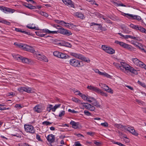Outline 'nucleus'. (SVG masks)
Instances as JSON below:
<instances>
[{"instance_id":"1","label":"nucleus","mask_w":146,"mask_h":146,"mask_svg":"<svg viewBox=\"0 0 146 146\" xmlns=\"http://www.w3.org/2000/svg\"><path fill=\"white\" fill-rule=\"evenodd\" d=\"M115 42L117 44H119L121 46L125 49H127L129 51H134V50L135 49V48L131 46L122 42H120L118 40H115Z\"/></svg>"},{"instance_id":"2","label":"nucleus","mask_w":146,"mask_h":146,"mask_svg":"<svg viewBox=\"0 0 146 146\" xmlns=\"http://www.w3.org/2000/svg\"><path fill=\"white\" fill-rule=\"evenodd\" d=\"M123 15L131 20L135 19L137 20L138 21H141V22H143V21L141 19V17L137 15L125 13H124L123 14Z\"/></svg>"},{"instance_id":"3","label":"nucleus","mask_w":146,"mask_h":146,"mask_svg":"<svg viewBox=\"0 0 146 146\" xmlns=\"http://www.w3.org/2000/svg\"><path fill=\"white\" fill-rule=\"evenodd\" d=\"M81 61L75 58H72L69 60L70 64L74 67H81Z\"/></svg>"},{"instance_id":"4","label":"nucleus","mask_w":146,"mask_h":146,"mask_svg":"<svg viewBox=\"0 0 146 146\" xmlns=\"http://www.w3.org/2000/svg\"><path fill=\"white\" fill-rule=\"evenodd\" d=\"M24 129L25 131L27 132L31 133H34L35 132L34 127L31 125H25Z\"/></svg>"},{"instance_id":"5","label":"nucleus","mask_w":146,"mask_h":146,"mask_svg":"<svg viewBox=\"0 0 146 146\" xmlns=\"http://www.w3.org/2000/svg\"><path fill=\"white\" fill-rule=\"evenodd\" d=\"M35 57L40 60L43 61L45 62H48V60L46 56L42 54L36 53H35Z\"/></svg>"},{"instance_id":"6","label":"nucleus","mask_w":146,"mask_h":146,"mask_svg":"<svg viewBox=\"0 0 146 146\" xmlns=\"http://www.w3.org/2000/svg\"><path fill=\"white\" fill-rule=\"evenodd\" d=\"M58 32L60 34L67 36H69L72 34L71 32L69 30L65 29L62 27L59 28Z\"/></svg>"},{"instance_id":"7","label":"nucleus","mask_w":146,"mask_h":146,"mask_svg":"<svg viewBox=\"0 0 146 146\" xmlns=\"http://www.w3.org/2000/svg\"><path fill=\"white\" fill-rule=\"evenodd\" d=\"M102 48L106 52L110 54H113L115 52V51L114 50L111 48L106 46L105 45H102Z\"/></svg>"},{"instance_id":"8","label":"nucleus","mask_w":146,"mask_h":146,"mask_svg":"<svg viewBox=\"0 0 146 146\" xmlns=\"http://www.w3.org/2000/svg\"><path fill=\"white\" fill-rule=\"evenodd\" d=\"M131 61L136 65L139 66L142 68L145 64L143 62L139 60L136 58H131Z\"/></svg>"},{"instance_id":"9","label":"nucleus","mask_w":146,"mask_h":146,"mask_svg":"<svg viewBox=\"0 0 146 146\" xmlns=\"http://www.w3.org/2000/svg\"><path fill=\"white\" fill-rule=\"evenodd\" d=\"M18 90L20 92H25L29 93H31L33 92L32 88L28 86L21 87L18 88Z\"/></svg>"},{"instance_id":"10","label":"nucleus","mask_w":146,"mask_h":146,"mask_svg":"<svg viewBox=\"0 0 146 146\" xmlns=\"http://www.w3.org/2000/svg\"><path fill=\"white\" fill-rule=\"evenodd\" d=\"M122 66V68H123L124 70V72L128 70L129 71L130 70L131 66H130L129 64H127L125 62H120Z\"/></svg>"},{"instance_id":"11","label":"nucleus","mask_w":146,"mask_h":146,"mask_svg":"<svg viewBox=\"0 0 146 146\" xmlns=\"http://www.w3.org/2000/svg\"><path fill=\"white\" fill-rule=\"evenodd\" d=\"M47 140L50 143H53L55 141V136L52 134L49 135L46 137Z\"/></svg>"},{"instance_id":"12","label":"nucleus","mask_w":146,"mask_h":146,"mask_svg":"<svg viewBox=\"0 0 146 146\" xmlns=\"http://www.w3.org/2000/svg\"><path fill=\"white\" fill-rule=\"evenodd\" d=\"M34 111L37 113H40L43 110L42 106L39 105H36L33 108Z\"/></svg>"},{"instance_id":"13","label":"nucleus","mask_w":146,"mask_h":146,"mask_svg":"<svg viewBox=\"0 0 146 146\" xmlns=\"http://www.w3.org/2000/svg\"><path fill=\"white\" fill-rule=\"evenodd\" d=\"M25 50L32 53L34 54L35 55V53H37L33 47L27 44Z\"/></svg>"},{"instance_id":"14","label":"nucleus","mask_w":146,"mask_h":146,"mask_svg":"<svg viewBox=\"0 0 146 146\" xmlns=\"http://www.w3.org/2000/svg\"><path fill=\"white\" fill-rule=\"evenodd\" d=\"M62 1L66 5L70 7H74L73 2L70 0H62Z\"/></svg>"},{"instance_id":"15","label":"nucleus","mask_w":146,"mask_h":146,"mask_svg":"<svg viewBox=\"0 0 146 146\" xmlns=\"http://www.w3.org/2000/svg\"><path fill=\"white\" fill-rule=\"evenodd\" d=\"M127 129L128 131L135 136H137L138 135V133L135 131L133 127H128Z\"/></svg>"},{"instance_id":"16","label":"nucleus","mask_w":146,"mask_h":146,"mask_svg":"<svg viewBox=\"0 0 146 146\" xmlns=\"http://www.w3.org/2000/svg\"><path fill=\"white\" fill-rule=\"evenodd\" d=\"M74 14L75 17L82 20H84L85 18L84 15L81 12H76Z\"/></svg>"},{"instance_id":"17","label":"nucleus","mask_w":146,"mask_h":146,"mask_svg":"<svg viewBox=\"0 0 146 146\" xmlns=\"http://www.w3.org/2000/svg\"><path fill=\"white\" fill-rule=\"evenodd\" d=\"M79 59L88 63H89L90 61V60L88 58L86 57L83 55L81 54L79 56Z\"/></svg>"},{"instance_id":"18","label":"nucleus","mask_w":146,"mask_h":146,"mask_svg":"<svg viewBox=\"0 0 146 146\" xmlns=\"http://www.w3.org/2000/svg\"><path fill=\"white\" fill-rule=\"evenodd\" d=\"M84 106L85 108L91 111H94L95 109V108L94 106L88 103H87Z\"/></svg>"},{"instance_id":"19","label":"nucleus","mask_w":146,"mask_h":146,"mask_svg":"<svg viewBox=\"0 0 146 146\" xmlns=\"http://www.w3.org/2000/svg\"><path fill=\"white\" fill-rule=\"evenodd\" d=\"M70 124L72 125L73 128L76 129L78 128L79 123L78 122H76L73 121H71L70 122Z\"/></svg>"},{"instance_id":"20","label":"nucleus","mask_w":146,"mask_h":146,"mask_svg":"<svg viewBox=\"0 0 146 146\" xmlns=\"http://www.w3.org/2000/svg\"><path fill=\"white\" fill-rule=\"evenodd\" d=\"M58 45L60 46H63L68 47H71L72 46V45L69 43L68 42H65L64 43L60 42H58L56 43Z\"/></svg>"},{"instance_id":"21","label":"nucleus","mask_w":146,"mask_h":146,"mask_svg":"<svg viewBox=\"0 0 146 146\" xmlns=\"http://www.w3.org/2000/svg\"><path fill=\"white\" fill-rule=\"evenodd\" d=\"M14 44L19 48H21L25 50L26 44L22 43H17V42H15Z\"/></svg>"},{"instance_id":"22","label":"nucleus","mask_w":146,"mask_h":146,"mask_svg":"<svg viewBox=\"0 0 146 146\" xmlns=\"http://www.w3.org/2000/svg\"><path fill=\"white\" fill-rule=\"evenodd\" d=\"M87 88L90 90L94 91L97 93L99 89V88H98L91 85L88 86L87 87Z\"/></svg>"},{"instance_id":"23","label":"nucleus","mask_w":146,"mask_h":146,"mask_svg":"<svg viewBox=\"0 0 146 146\" xmlns=\"http://www.w3.org/2000/svg\"><path fill=\"white\" fill-rule=\"evenodd\" d=\"M137 31H139L141 32L146 34V29L140 25H138Z\"/></svg>"},{"instance_id":"24","label":"nucleus","mask_w":146,"mask_h":146,"mask_svg":"<svg viewBox=\"0 0 146 146\" xmlns=\"http://www.w3.org/2000/svg\"><path fill=\"white\" fill-rule=\"evenodd\" d=\"M22 62L28 64H30L32 62V60L31 59H29L26 58H23V57L22 59Z\"/></svg>"},{"instance_id":"25","label":"nucleus","mask_w":146,"mask_h":146,"mask_svg":"<svg viewBox=\"0 0 146 146\" xmlns=\"http://www.w3.org/2000/svg\"><path fill=\"white\" fill-rule=\"evenodd\" d=\"M113 64L114 66H115L117 69L120 70L122 72H124V70L123 68H122V66H121V64H120L116 62H114Z\"/></svg>"},{"instance_id":"26","label":"nucleus","mask_w":146,"mask_h":146,"mask_svg":"<svg viewBox=\"0 0 146 146\" xmlns=\"http://www.w3.org/2000/svg\"><path fill=\"white\" fill-rule=\"evenodd\" d=\"M36 35L40 37H42L45 36L46 37H47L48 36H45L46 35V34H44L42 33V32L41 31H37L35 32Z\"/></svg>"},{"instance_id":"27","label":"nucleus","mask_w":146,"mask_h":146,"mask_svg":"<svg viewBox=\"0 0 146 146\" xmlns=\"http://www.w3.org/2000/svg\"><path fill=\"white\" fill-rule=\"evenodd\" d=\"M76 92H78V94H78L81 97L83 100H86L88 96L81 93L79 91H77Z\"/></svg>"},{"instance_id":"28","label":"nucleus","mask_w":146,"mask_h":146,"mask_svg":"<svg viewBox=\"0 0 146 146\" xmlns=\"http://www.w3.org/2000/svg\"><path fill=\"white\" fill-rule=\"evenodd\" d=\"M5 10L4 13H13L15 11L14 9L9 8L7 7Z\"/></svg>"},{"instance_id":"29","label":"nucleus","mask_w":146,"mask_h":146,"mask_svg":"<svg viewBox=\"0 0 146 146\" xmlns=\"http://www.w3.org/2000/svg\"><path fill=\"white\" fill-rule=\"evenodd\" d=\"M63 25H62V26H65L67 28L69 29H71V27H72V26L73 25V24H70L68 23H66L63 21Z\"/></svg>"},{"instance_id":"30","label":"nucleus","mask_w":146,"mask_h":146,"mask_svg":"<svg viewBox=\"0 0 146 146\" xmlns=\"http://www.w3.org/2000/svg\"><path fill=\"white\" fill-rule=\"evenodd\" d=\"M100 86H101V88L106 91L109 89V87L105 84H100Z\"/></svg>"},{"instance_id":"31","label":"nucleus","mask_w":146,"mask_h":146,"mask_svg":"<svg viewBox=\"0 0 146 146\" xmlns=\"http://www.w3.org/2000/svg\"><path fill=\"white\" fill-rule=\"evenodd\" d=\"M70 54L71 56H73L75 58L78 59H79V56H80V54H78L73 52H70Z\"/></svg>"},{"instance_id":"32","label":"nucleus","mask_w":146,"mask_h":146,"mask_svg":"<svg viewBox=\"0 0 146 146\" xmlns=\"http://www.w3.org/2000/svg\"><path fill=\"white\" fill-rule=\"evenodd\" d=\"M92 104L93 106H96L97 108H100V105L96 99L95 100L94 102H93Z\"/></svg>"},{"instance_id":"33","label":"nucleus","mask_w":146,"mask_h":146,"mask_svg":"<svg viewBox=\"0 0 146 146\" xmlns=\"http://www.w3.org/2000/svg\"><path fill=\"white\" fill-rule=\"evenodd\" d=\"M95 99L93 97H91L89 96H88L86 101L90 103L94 102Z\"/></svg>"},{"instance_id":"34","label":"nucleus","mask_w":146,"mask_h":146,"mask_svg":"<svg viewBox=\"0 0 146 146\" xmlns=\"http://www.w3.org/2000/svg\"><path fill=\"white\" fill-rule=\"evenodd\" d=\"M97 93L98 94H100L102 96H105L106 97H107L108 96L107 94L105 93L100 89Z\"/></svg>"},{"instance_id":"35","label":"nucleus","mask_w":146,"mask_h":146,"mask_svg":"<svg viewBox=\"0 0 146 146\" xmlns=\"http://www.w3.org/2000/svg\"><path fill=\"white\" fill-rule=\"evenodd\" d=\"M129 72L131 73H133L135 75L138 74V72L137 70H135L133 67L131 68Z\"/></svg>"},{"instance_id":"36","label":"nucleus","mask_w":146,"mask_h":146,"mask_svg":"<svg viewBox=\"0 0 146 146\" xmlns=\"http://www.w3.org/2000/svg\"><path fill=\"white\" fill-rule=\"evenodd\" d=\"M135 101L137 102L139 105L144 106L145 105V103L141 100L136 99Z\"/></svg>"},{"instance_id":"37","label":"nucleus","mask_w":146,"mask_h":146,"mask_svg":"<svg viewBox=\"0 0 146 146\" xmlns=\"http://www.w3.org/2000/svg\"><path fill=\"white\" fill-rule=\"evenodd\" d=\"M13 57L17 60H21L23 58V57L20 56L19 55L17 54L13 56Z\"/></svg>"},{"instance_id":"38","label":"nucleus","mask_w":146,"mask_h":146,"mask_svg":"<svg viewBox=\"0 0 146 146\" xmlns=\"http://www.w3.org/2000/svg\"><path fill=\"white\" fill-rule=\"evenodd\" d=\"M54 21L56 23L58 24L61 25H63V23H64L63 21H61L59 20L54 19Z\"/></svg>"},{"instance_id":"39","label":"nucleus","mask_w":146,"mask_h":146,"mask_svg":"<svg viewBox=\"0 0 146 146\" xmlns=\"http://www.w3.org/2000/svg\"><path fill=\"white\" fill-rule=\"evenodd\" d=\"M137 47L139 49L141 50L142 52H145V46H143L141 45L140 46H137Z\"/></svg>"},{"instance_id":"40","label":"nucleus","mask_w":146,"mask_h":146,"mask_svg":"<svg viewBox=\"0 0 146 146\" xmlns=\"http://www.w3.org/2000/svg\"><path fill=\"white\" fill-rule=\"evenodd\" d=\"M93 25H96L98 26V29H100L102 27L100 24H98L93 22L91 23L90 24V26H92Z\"/></svg>"},{"instance_id":"41","label":"nucleus","mask_w":146,"mask_h":146,"mask_svg":"<svg viewBox=\"0 0 146 146\" xmlns=\"http://www.w3.org/2000/svg\"><path fill=\"white\" fill-rule=\"evenodd\" d=\"M61 104H58L55 105L53 107H52V111H55L57 108L60 107Z\"/></svg>"},{"instance_id":"42","label":"nucleus","mask_w":146,"mask_h":146,"mask_svg":"<svg viewBox=\"0 0 146 146\" xmlns=\"http://www.w3.org/2000/svg\"><path fill=\"white\" fill-rule=\"evenodd\" d=\"M26 7L31 9H36V7L33 6L31 4L28 5L27 6H26Z\"/></svg>"},{"instance_id":"43","label":"nucleus","mask_w":146,"mask_h":146,"mask_svg":"<svg viewBox=\"0 0 146 146\" xmlns=\"http://www.w3.org/2000/svg\"><path fill=\"white\" fill-rule=\"evenodd\" d=\"M60 52H59L58 51H55L53 53V54L55 56L57 57L58 58H59L60 56Z\"/></svg>"},{"instance_id":"44","label":"nucleus","mask_w":146,"mask_h":146,"mask_svg":"<svg viewBox=\"0 0 146 146\" xmlns=\"http://www.w3.org/2000/svg\"><path fill=\"white\" fill-rule=\"evenodd\" d=\"M115 127L119 129H121L124 127V126L119 124H115Z\"/></svg>"},{"instance_id":"45","label":"nucleus","mask_w":146,"mask_h":146,"mask_svg":"<svg viewBox=\"0 0 146 146\" xmlns=\"http://www.w3.org/2000/svg\"><path fill=\"white\" fill-rule=\"evenodd\" d=\"M113 3L116 6H122L124 7H126V5H125L123 4L122 3H118L116 2H114Z\"/></svg>"},{"instance_id":"46","label":"nucleus","mask_w":146,"mask_h":146,"mask_svg":"<svg viewBox=\"0 0 146 146\" xmlns=\"http://www.w3.org/2000/svg\"><path fill=\"white\" fill-rule=\"evenodd\" d=\"M138 25H135L132 24H131L129 25L130 27L134 29L135 30H137V28Z\"/></svg>"},{"instance_id":"47","label":"nucleus","mask_w":146,"mask_h":146,"mask_svg":"<svg viewBox=\"0 0 146 146\" xmlns=\"http://www.w3.org/2000/svg\"><path fill=\"white\" fill-rule=\"evenodd\" d=\"M39 13L42 15L43 16L45 17H47L48 16V15L46 13L42 11H40Z\"/></svg>"},{"instance_id":"48","label":"nucleus","mask_w":146,"mask_h":146,"mask_svg":"<svg viewBox=\"0 0 146 146\" xmlns=\"http://www.w3.org/2000/svg\"><path fill=\"white\" fill-rule=\"evenodd\" d=\"M59 58L66 59V54L64 53L60 52Z\"/></svg>"},{"instance_id":"49","label":"nucleus","mask_w":146,"mask_h":146,"mask_svg":"<svg viewBox=\"0 0 146 146\" xmlns=\"http://www.w3.org/2000/svg\"><path fill=\"white\" fill-rule=\"evenodd\" d=\"M137 83L139 84L141 86H142L145 88H146V85H145V84L144 83L141 82V81H139V80H138V81Z\"/></svg>"},{"instance_id":"50","label":"nucleus","mask_w":146,"mask_h":146,"mask_svg":"<svg viewBox=\"0 0 146 146\" xmlns=\"http://www.w3.org/2000/svg\"><path fill=\"white\" fill-rule=\"evenodd\" d=\"M72 100L73 102L76 103H80V100L76 98H72Z\"/></svg>"},{"instance_id":"51","label":"nucleus","mask_w":146,"mask_h":146,"mask_svg":"<svg viewBox=\"0 0 146 146\" xmlns=\"http://www.w3.org/2000/svg\"><path fill=\"white\" fill-rule=\"evenodd\" d=\"M52 107L53 106L52 105H49L48 106L47 108V110L49 112H50L51 110H52Z\"/></svg>"},{"instance_id":"52","label":"nucleus","mask_w":146,"mask_h":146,"mask_svg":"<svg viewBox=\"0 0 146 146\" xmlns=\"http://www.w3.org/2000/svg\"><path fill=\"white\" fill-rule=\"evenodd\" d=\"M52 124V123H50L47 121H44L42 123V124L43 125H51Z\"/></svg>"},{"instance_id":"53","label":"nucleus","mask_w":146,"mask_h":146,"mask_svg":"<svg viewBox=\"0 0 146 146\" xmlns=\"http://www.w3.org/2000/svg\"><path fill=\"white\" fill-rule=\"evenodd\" d=\"M84 113L85 115L87 116H90L91 115V113L89 112L88 111L85 110L84 111Z\"/></svg>"},{"instance_id":"54","label":"nucleus","mask_w":146,"mask_h":146,"mask_svg":"<svg viewBox=\"0 0 146 146\" xmlns=\"http://www.w3.org/2000/svg\"><path fill=\"white\" fill-rule=\"evenodd\" d=\"M113 143L117 144L118 145H119V146H125V145H124L121 143L119 142H115V141H114L113 142Z\"/></svg>"},{"instance_id":"55","label":"nucleus","mask_w":146,"mask_h":146,"mask_svg":"<svg viewBox=\"0 0 146 146\" xmlns=\"http://www.w3.org/2000/svg\"><path fill=\"white\" fill-rule=\"evenodd\" d=\"M86 1L90 2V3L92 4H94L96 5H98L94 0H86Z\"/></svg>"},{"instance_id":"56","label":"nucleus","mask_w":146,"mask_h":146,"mask_svg":"<svg viewBox=\"0 0 146 146\" xmlns=\"http://www.w3.org/2000/svg\"><path fill=\"white\" fill-rule=\"evenodd\" d=\"M65 114V111H62L59 113L58 116L60 117H61L63 116Z\"/></svg>"},{"instance_id":"57","label":"nucleus","mask_w":146,"mask_h":146,"mask_svg":"<svg viewBox=\"0 0 146 146\" xmlns=\"http://www.w3.org/2000/svg\"><path fill=\"white\" fill-rule=\"evenodd\" d=\"M21 33H23L24 34L26 35H32V33H30L29 32V31H26L23 30H22V31H21Z\"/></svg>"},{"instance_id":"58","label":"nucleus","mask_w":146,"mask_h":146,"mask_svg":"<svg viewBox=\"0 0 146 146\" xmlns=\"http://www.w3.org/2000/svg\"><path fill=\"white\" fill-rule=\"evenodd\" d=\"M94 143L97 146H100L102 144L100 142H97L96 141H94Z\"/></svg>"},{"instance_id":"59","label":"nucleus","mask_w":146,"mask_h":146,"mask_svg":"<svg viewBox=\"0 0 146 146\" xmlns=\"http://www.w3.org/2000/svg\"><path fill=\"white\" fill-rule=\"evenodd\" d=\"M2 23H3L5 24H6L7 25H11V23L9 22H7L6 21L4 20H2Z\"/></svg>"},{"instance_id":"60","label":"nucleus","mask_w":146,"mask_h":146,"mask_svg":"<svg viewBox=\"0 0 146 146\" xmlns=\"http://www.w3.org/2000/svg\"><path fill=\"white\" fill-rule=\"evenodd\" d=\"M102 19L104 20L106 22L109 23H111V21L108 18L102 17Z\"/></svg>"},{"instance_id":"61","label":"nucleus","mask_w":146,"mask_h":146,"mask_svg":"<svg viewBox=\"0 0 146 146\" xmlns=\"http://www.w3.org/2000/svg\"><path fill=\"white\" fill-rule=\"evenodd\" d=\"M101 125L102 126L105 127H107L108 125V123L106 122L101 123Z\"/></svg>"},{"instance_id":"62","label":"nucleus","mask_w":146,"mask_h":146,"mask_svg":"<svg viewBox=\"0 0 146 146\" xmlns=\"http://www.w3.org/2000/svg\"><path fill=\"white\" fill-rule=\"evenodd\" d=\"M68 111L69 112H70L72 113H78L77 111H76L74 110H72L70 109H69L68 110Z\"/></svg>"},{"instance_id":"63","label":"nucleus","mask_w":146,"mask_h":146,"mask_svg":"<svg viewBox=\"0 0 146 146\" xmlns=\"http://www.w3.org/2000/svg\"><path fill=\"white\" fill-rule=\"evenodd\" d=\"M106 91L111 94H112L113 93V90L111 88H109V89Z\"/></svg>"},{"instance_id":"64","label":"nucleus","mask_w":146,"mask_h":146,"mask_svg":"<svg viewBox=\"0 0 146 146\" xmlns=\"http://www.w3.org/2000/svg\"><path fill=\"white\" fill-rule=\"evenodd\" d=\"M75 146H81L82 145L80 144L79 141H76L75 142Z\"/></svg>"}]
</instances>
